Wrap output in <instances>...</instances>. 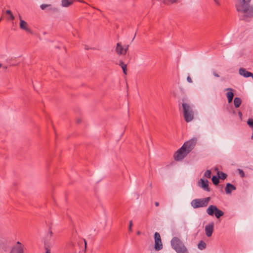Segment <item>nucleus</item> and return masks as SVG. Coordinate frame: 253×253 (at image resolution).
<instances>
[{
    "instance_id": "obj_19",
    "label": "nucleus",
    "mask_w": 253,
    "mask_h": 253,
    "mask_svg": "<svg viewBox=\"0 0 253 253\" xmlns=\"http://www.w3.org/2000/svg\"><path fill=\"white\" fill-rule=\"evenodd\" d=\"M198 248L201 250H203L206 248V244L203 241H201L198 244Z\"/></svg>"
},
{
    "instance_id": "obj_1",
    "label": "nucleus",
    "mask_w": 253,
    "mask_h": 253,
    "mask_svg": "<svg viewBox=\"0 0 253 253\" xmlns=\"http://www.w3.org/2000/svg\"><path fill=\"white\" fill-rule=\"evenodd\" d=\"M197 138L193 137L185 142L182 146L174 154V159L176 161L182 160L194 149L197 143Z\"/></svg>"
},
{
    "instance_id": "obj_36",
    "label": "nucleus",
    "mask_w": 253,
    "mask_h": 253,
    "mask_svg": "<svg viewBox=\"0 0 253 253\" xmlns=\"http://www.w3.org/2000/svg\"><path fill=\"white\" fill-rule=\"evenodd\" d=\"M84 242L85 248H86V242L85 239L84 240Z\"/></svg>"
},
{
    "instance_id": "obj_39",
    "label": "nucleus",
    "mask_w": 253,
    "mask_h": 253,
    "mask_svg": "<svg viewBox=\"0 0 253 253\" xmlns=\"http://www.w3.org/2000/svg\"><path fill=\"white\" fill-rule=\"evenodd\" d=\"M140 233H141V232H140V231H139L137 232V234L138 235H140Z\"/></svg>"
},
{
    "instance_id": "obj_12",
    "label": "nucleus",
    "mask_w": 253,
    "mask_h": 253,
    "mask_svg": "<svg viewBox=\"0 0 253 253\" xmlns=\"http://www.w3.org/2000/svg\"><path fill=\"white\" fill-rule=\"evenodd\" d=\"M236 189V188L234 185L228 183L226 184L225 191L226 194H230L233 190H235Z\"/></svg>"
},
{
    "instance_id": "obj_23",
    "label": "nucleus",
    "mask_w": 253,
    "mask_h": 253,
    "mask_svg": "<svg viewBox=\"0 0 253 253\" xmlns=\"http://www.w3.org/2000/svg\"><path fill=\"white\" fill-rule=\"evenodd\" d=\"M204 176L207 178H211V171L210 170H207L206 171L204 174Z\"/></svg>"
},
{
    "instance_id": "obj_30",
    "label": "nucleus",
    "mask_w": 253,
    "mask_h": 253,
    "mask_svg": "<svg viewBox=\"0 0 253 253\" xmlns=\"http://www.w3.org/2000/svg\"><path fill=\"white\" fill-rule=\"evenodd\" d=\"M6 13L7 14L9 15H10V14H12V12H11V11L10 10H7L6 11Z\"/></svg>"
},
{
    "instance_id": "obj_27",
    "label": "nucleus",
    "mask_w": 253,
    "mask_h": 253,
    "mask_svg": "<svg viewBox=\"0 0 253 253\" xmlns=\"http://www.w3.org/2000/svg\"><path fill=\"white\" fill-rule=\"evenodd\" d=\"M132 220H130L129 221V225L128 227V230L129 231H132Z\"/></svg>"
},
{
    "instance_id": "obj_37",
    "label": "nucleus",
    "mask_w": 253,
    "mask_h": 253,
    "mask_svg": "<svg viewBox=\"0 0 253 253\" xmlns=\"http://www.w3.org/2000/svg\"><path fill=\"white\" fill-rule=\"evenodd\" d=\"M2 67L4 69H5V70H6V69L7 68V66H2Z\"/></svg>"
},
{
    "instance_id": "obj_15",
    "label": "nucleus",
    "mask_w": 253,
    "mask_h": 253,
    "mask_svg": "<svg viewBox=\"0 0 253 253\" xmlns=\"http://www.w3.org/2000/svg\"><path fill=\"white\" fill-rule=\"evenodd\" d=\"M201 182V186L206 191H210V188L209 187L208 181L207 180H204L202 179H200Z\"/></svg>"
},
{
    "instance_id": "obj_10",
    "label": "nucleus",
    "mask_w": 253,
    "mask_h": 253,
    "mask_svg": "<svg viewBox=\"0 0 253 253\" xmlns=\"http://www.w3.org/2000/svg\"><path fill=\"white\" fill-rule=\"evenodd\" d=\"M213 227H214L213 222H211L206 226V227H205L206 234L208 237H210L212 235V234L213 231Z\"/></svg>"
},
{
    "instance_id": "obj_14",
    "label": "nucleus",
    "mask_w": 253,
    "mask_h": 253,
    "mask_svg": "<svg viewBox=\"0 0 253 253\" xmlns=\"http://www.w3.org/2000/svg\"><path fill=\"white\" fill-rule=\"evenodd\" d=\"M216 208L217 207L215 206L210 205L207 209L206 211L209 215L213 216Z\"/></svg>"
},
{
    "instance_id": "obj_31",
    "label": "nucleus",
    "mask_w": 253,
    "mask_h": 253,
    "mask_svg": "<svg viewBox=\"0 0 253 253\" xmlns=\"http://www.w3.org/2000/svg\"><path fill=\"white\" fill-rule=\"evenodd\" d=\"M9 16L11 20H13L14 19V17L12 14H10Z\"/></svg>"
},
{
    "instance_id": "obj_18",
    "label": "nucleus",
    "mask_w": 253,
    "mask_h": 253,
    "mask_svg": "<svg viewBox=\"0 0 253 253\" xmlns=\"http://www.w3.org/2000/svg\"><path fill=\"white\" fill-rule=\"evenodd\" d=\"M215 216L216 218H219L221 216H223L224 214L223 211H222L219 210L217 208H216V210L214 212Z\"/></svg>"
},
{
    "instance_id": "obj_6",
    "label": "nucleus",
    "mask_w": 253,
    "mask_h": 253,
    "mask_svg": "<svg viewBox=\"0 0 253 253\" xmlns=\"http://www.w3.org/2000/svg\"><path fill=\"white\" fill-rule=\"evenodd\" d=\"M128 46L129 45H127L123 47L121 43L118 42L117 43L116 47L115 48V52L119 55H125L128 50Z\"/></svg>"
},
{
    "instance_id": "obj_41",
    "label": "nucleus",
    "mask_w": 253,
    "mask_h": 253,
    "mask_svg": "<svg viewBox=\"0 0 253 253\" xmlns=\"http://www.w3.org/2000/svg\"><path fill=\"white\" fill-rule=\"evenodd\" d=\"M239 115L242 116V113H241V112H240L239 113Z\"/></svg>"
},
{
    "instance_id": "obj_11",
    "label": "nucleus",
    "mask_w": 253,
    "mask_h": 253,
    "mask_svg": "<svg viewBox=\"0 0 253 253\" xmlns=\"http://www.w3.org/2000/svg\"><path fill=\"white\" fill-rule=\"evenodd\" d=\"M240 75L244 76L245 78L252 77L253 79V74L251 72L247 71L244 68H240L239 71Z\"/></svg>"
},
{
    "instance_id": "obj_42",
    "label": "nucleus",
    "mask_w": 253,
    "mask_h": 253,
    "mask_svg": "<svg viewBox=\"0 0 253 253\" xmlns=\"http://www.w3.org/2000/svg\"><path fill=\"white\" fill-rule=\"evenodd\" d=\"M79 1L80 2H84V1H82V0H79Z\"/></svg>"
},
{
    "instance_id": "obj_13",
    "label": "nucleus",
    "mask_w": 253,
    "mask_h": 253,
    "mask_svg": "<svg viewBox=\"0 0 253 253\" xmlns=\"http://www.w3.org/2000/svg\"><path fill=\"white\" fill-rule=\"evenodd\" d=\"M226 90L230 91L226 93V96L228 98V102L230 103L232 102L234 97V93L232 92L233 89L231 88H228Z\"/></svg>"
},
{
    "instance_id": "obj_33",
    "label": "nucleus",
    "mask_w": 253,
    "mask_h": 253,
    "mask_svg": "<svg viewBox=\"0 0 253 253\" xmlns=\"http://www.w3.org/2000/svg\"><path fill=\"white\" fill-rule=\"evenodd\" d=\"M213 0L217 5H219L220 4L219 2L218 1V0Z\"/></svg>"
},
{
    "instance_id": "obj_28",
    "label": "nucleus",
    "mask_w": 253,
    "mask_h": 253,
    "mask_svg": "<svg viewBox=\"0 0 253 253\" xmlns=\"http://www.w3.org/2000/svg\"><path fill=\"white\" fill-rule=\"evenodd\" d=\"M122 68H123V67H124V65H126V64H125L124 62L122 60L119 61V64Z\"/></svg>"
},
{
    "instance_id": "obj_17",
    "label": "nucleus",
    "mask_w": 253,
    "mask_h": 253,
    "mask_svg": "<svg viewBox=\"0 0 253 253\" xmlns=\"http://www.w3.org/2000/svg\"><path fill=\"white\" fill-rule=\"evenodd\" d=\"M242 103V100L239 97H235L234 100V104L236 108H238Z\"/></svg>"
},
{
    "instance_id": "obj_29",
    "label": "nucleus",
    "mask_w": 253,
    "mask_h": 253,
    "mask_svg": "<svg viewBox=\"0 0 253 253\" xmlns=\"http://www.w3.org/2000/svg\"><path fill=\"white\" fill-rule=\"evenodd\" d=\"M187 81L189 83H192V79L191 78V77L189 76H188L187 77Z\"/></svg>"
},
{
    "instance_id": "obj_3",
    "label": "nucleus",
    "mask_w": 253,
    "mask_h": 253,
    "mask_svg": "<svg viewBox=\"0 0 253 253\" xmlns=\"http://www.w3.org/2000/svg\"><path fill=\"white\" fill-rule=\"evenodd\" d=\"M179 109H182L183 116L186 122H190L194 119V111L187 99L183 98L179 104Z\"/></svg>"
},
{
    "instance_id": "obj_40",
    "label": "nucleus",
    "mask_w": 253,
    "mask_h": 253,
    "mask_svg": "<svg viewBox=\"0 0 253 253\" xmlns=\"http://www.w3.org/2000/svg\"><path fill=\"white\" fill-rule=\"evenodd\" d=\"M251 139H253V133H252V136H251Z\"/></svg>"
},
{
    "instance_id": "obj_43",
    "label": "nucleus",
    "mask_w": 253,
    "mask_h": 253,
    "mask_svg": "<svg viewBox=\"0 0 253 253\" xmlns=\"http://www.w3.org/2000/svg\"><path fill=\"white\" fill-rule=\"evenodd\" d=\"M2 67V64L0 63V68Z\"/></svg>"
},
{
    "instance_id": "obj_8",
    "label": "nucleus",
    "mask_w": 253,
    "mask_h": 253,
    "mask_svg": "<svg viewBox=\"0 0 253 253\" xmlns=\"http://www.w3.org/2000/svg\"><path fill=\"white\" fill-rule=\"evenodd\" d=\"M24 252V246L18 241L15 245H14L11 249L10 253H23Z\"/></svg>"
},
{
    "instance_id": "obj_9",
    "label": "nucleus",
    "mask_w": 253,
    "mask_h": 253,
    "mask_svg": "<svg viewBox=\"0 0 253 253\" xmlns=\"http://www.w3.org/2000/svg\"><path fill=\"white\" fill-rule=\"evenodd\" d=\"M19 20H20V25H19L20 28L21 29L25 30L27 32L32 34L33 33L32 31L28 27L27 23L26 21H25L24 20H23V19H22V18H21V16L20 15H19Z\"/></svg>"
},
{
    "instance_id": "obj_35",
    "label": "nucleus",
    "mask_w": 253,
    "mask_h": 253,
    "mask_svg": "<svg viewBox=\"0 0 253 253\" xmlns=\"http://www.w3.org/2000/svg\"><path fill=\"white\" fill-rule=\"evenodd\" d=\"M46 252L45 253H50V250L48 249H46Z\"/></svg>"
},
{
    "instance_id": "obj_22",
    "label": "nucleus",
    "mask_w": 253,
    "mask_h": 253,
    "mask_svg": "<svg viewBox=\"0 0 253 253\" xmlns=\"http://www.w3.org/2000/svg\"><path fill=\"white\" fill-rule=\"evenodd\" d=\"M247 124L249 126L253 129V119H249L247 121Z\"/></svg>"
},
{
    "instance_id": "obj_25",
    "label": "nucleus",
    "mask_w": 253,
    "mask_h": 253,
    "mask_svg": "<svg viewBox=\"0 0 253 253\" xmlns=\"http://www.w3.org/2000/svg\"><path fill=\"white\" fill-rule=\"evenodd\" d=\"M50 5L46 4H42L41 5L40 7L42 10H44L47 7L49 6Z\"/></svg>"
},
{
    "instance_id": "obj_4",
    "label": "nucleus",
    "mask_w": 253,
    "mask_h": 253,
    "mask_svg": "<svg viewBox=\"0 0 253 253\" xmlns=\"http://www.w3.org/2000/svg\"><path fill=\"white\" fill-rule=\"evenodd\" d=\"M171 246L177 253H188L182 242L177 237H173L172 239Z\"/></svg>"
},
{
    "instance_id": "obj_20",
    "label": "nucleus",
    "mask_w": 253,
    "mask_h": 253,
    "mask_svg": "<svg viewBox=\"0 0 253 253\" xmlns=\"http://www.w3.org/2000/svg\"><path fill=\"white\" fill-rule=\"evenodd\" d=\"M217 174H218V178H220L221 179H222V180L225 179L227 177V175L226 173H225L223 172H221H221L218 171Z\"/></svg>"
},
{
    "instance_id": "obj_32",
    "label": "nucleus",
    "mask_w": 253,
    "mask_h": 253,
    "mask_svg": "<svg viewBox=\"0 0 253 253\" xmlns=\"http://www.w3.org/2000/svg\"><path fill=\"white\" fill-rule=\"evenodd\" d=\"M213 75H214L215 77H219V76L218 75V74H217V73H216V72H214L213 73Z\"/></svg>"
},
{
    "instance_id": "obj_26",
    "label": "nucleus",
    "mask_w": 253,
    "mask_h": 253,
    "mask_svg": "<svg viewBox=\"0 0 253 253\" xmlns=\"http://www.w3.org/2000/svg\"><path fill=\"white\" fill-rule=\"evenodd\" d=\"M122 69H123V73H124V74L126 75V71H127V66H126V65H124V67H123Z\"/></svg>"
},
{
    "instance_id": "obj_21",
    "label": "nucleus",
    "mask_w": 253,
    "mask_h": 253,
    "mask_svg": "<svg viewBox=\"0 0 253 253\" xmlns=\"http://www.w3.org/2000/svg\"><path fill=\"white\" fill-rule=\"evenodd\" d=\"M211 179L213 183L215 185H217L219 182V178L216 176H213Z\"/></svg>"
},
{
    "instance_id": "obj_34",
    "label": "nucleus",
    "mask_w": 253,
    "mask_h": 253,
    "mask_svg": "<svg viewBox=\"0 0 253 253\" xmlns=\"http://www.w3.org/2000/svg\"><path fill=\"white\" fill-rule=\"evenodd\" d=\"M155 206H156V207H158V206H159V202H156L155 203Z\"/></svg>"
},
{
    "instance_id": "obj_24",
    "label": "nucleus",
    "mask_w": 253,
    "mask_h": 253,
    "mask_svg": "<svg viewBox=\"0 0 253 253\" xmlns=\"http://www.w3.org/2000/svg\"><path fill=\"white\" fill-rule=\"evenodd\" d=\"M238 171L239 175H240V176L241 177L243 178L245 177V173L242 169H238Z\"/></svg>"
},
{
    "instance_id": "obj_38",
    "label": "nucleus",
    "mask_w": 253,
    "mask_h": 253,
    "mask_svg": "<svg viewBox=\"0 0 253 253\" xmlns=\"http://www.w3.org/2000/svg\"><path fill=\"white\" fill-rule=\"evenodd\" d=\"M77 123H80L81 122V120L80 119H78L77 120Z\"/></svg>"
},
{
    "instance_id": "obj_2",
    "label": "nucleus",
    "mask_w": 253,
    "mask_h": 253,
    "mask_svg": "<svg viewBox=\"0 0 253 253\" xmlns=\"http://www.w3.org/2000/svg\"><path fill=\"white\" fill-rule=\"evenodd\" d=\"M251 1V0H237V1L236 9L239 12L244 14V18L253 17V5L250 6Z\"/></svg>"
},
{
    "instance_id": "obj_16",
    "label": "nucleus",
    "mask_w": 253,
    "mask_h": 253,
    "mask_svg": "<svg viewBox=\"0 0 253 253\" xmlns=\"http://www.w3.org/2000/svg\"><path fill=\"white\" fill-rule=\"evenodd\" d=\"M76 0H62V5L63 7H68Z\"/></svg>"
},
{
    "instance_id": "obj_5",
    "label": "nucleus",
    "mask_w": 253,
    "mask_h": 253,
    "mask_svg": "<svg viewBox=\"0 0 253 253\" xmlns=\"http://www.w3.org/2000/svg\"><path fill=\"white\" fill-rule=\"evenodd\" d=\"M210 199V197H207L203 199H194L191 202V206L194 209L206 207L208 206Z\"/></svg>"
},
{
    "instance_id": "obj_7",
    "label": "nucleus",
    "mask_w": 253,
    "mask_h": 253,
    "mask_svg": "<svg viewBox=\"0 0 253 253\" xmlns=\"http://www.w3.org/2000/svg\"><path fill=\"white\" fill-rule=\"evenodd\" d=\"M155 239V249L156 251H160L163 248V244L160 235L158 232H155L154 234Z\"/></svg>"
}]
</instances>
